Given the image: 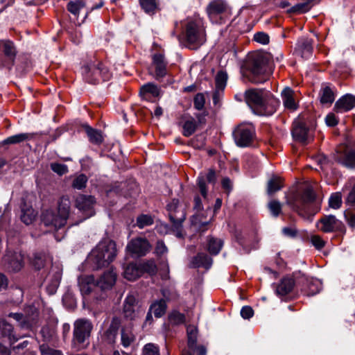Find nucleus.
<instances>
[{
  "mask_svg": "<svg viewBox=\"0 0 355 355\" xmlns=\"http://www.w3.org/2000/svg\"><path fill=\"white\" fill-rule=\"evenodd\" d=\"M136 298L132 295H128L124 301L123 313L127 319L134 320L137 317Z\"/></svg>",
  "mask_w": 355,
  "mask_h": 355,
  "instance_id": "26",
  "label": "nucleus"
},
{
  "mask_svg": "<svg viewBox=\"0 0 355 355\" xmlns=\"http://www.w3.org/2000/svg\"><path fill=\"white\" fill-rule=\"evenodd\" d=\"M342 163L348 168L355 167V153L350 151L346 153Z\"/></svg>",
  "mask_w": 355,
  "mask_h": 355,
  "instance_id": "55",
  "label": "nucleus"
},
{
  "mask_svg": "<svg viewBox=\"0 0 355 355\" xmlns=\"http://www.w3.org/2000/svg\"><path fill=\"white\" fill-rule=\"evenodd\" d=\"M254 40L257 42H259L262 44H267L269 43L268 35L263 32H259L254 34Z\"/></svg>",
  "mask_w": 355,
  "mask_h": 355,
  "instance_id": "60",
  "label": "nucleus"
},
{
  "mask_svg": "<svg viewBox=\"0 0 355 355\" xmlns=\"http://www.w3.org/2000/svg\"><path fill=\"white\" fill-rule=\"evenodd\" d=\"M133 324L129 322L123 326L121 332V342L124 347H128L135 340V336L132 331Z\"/></svg>",
  "mask_w": 355,
  "mask_h": 355,
  "instance_id": "27",
  "label": "nucleus"
},
{
  "mask_svg": "<svg viewBox=\"0 0 355 355\" xmlns=\"http://www.w3.org/2000/svg\"><path fill=\"white\" fill-rule=\"evenodd\" d=\"M245 101L252 111L260 116H271L279 105V101L270 92L261 89H250L245 92Z\"/></svg>",
  "mask_w": 355,
  "mask_h": 355,
  "instance_id": "1",
  "label": "nucleus"
},
{
  "mask_svg": "<svg viewBox=\"0 0 355 355\" xmlns=\"http://www.w3.org/2000/svg\"><path fill=\"white\" fill-rule=\"evenodd\" d=\"M24 256L20 252H11L8 251L3 259L7 263L8 268L14 272L20 270L24 266Z\"/></svg>",
  "mask_w": 355,
  "mask_h": 355,
  "instance_id": "15",
  "label": "nucleus"
},
{
  "mask_svg": "<svg viewBox=\"0 0 355 355\" xmlns=\"http://www.w3.org/2000/svg\"><path fill=\"white\" fill-rule=\"evenodd\" d=\"M42 221L46 227L53 230H58L64 227L67 223L64 216L60 214L56 215L55 211L51 209H47L43 211L42 214Z\"/></svg>",
  "mask_w": 355,
  "mask_h": 355,
  "instance_id": "12",
  "label": "nucleus"
},
{
  "mask_svg": "<svg viewBox=\"0 0 355 355\" xmlns=\"http://www.w3.org/2000/svg\"><path fill=\"white\" fill-rule=\"evenodd\" d=\"M0 338H8L11 344L18 340L13 334L12 326L3 319H0Z\"/></svg>",
  "mask_w": 355,
  "mask_h": 355,
  "instance_id": "32",
  "label": "nucleus"
},
{
  "mask_svg": "<svg viewBox=\"0 0 355 355\" xmlns=\"http://www.w3.org/2000/svg\"><path fill=\"white\" fill-rule=\"evenodd\" d=\"M33 133H20L8 137L3 141L4 144H19L26 140H31L33 138Z\"/></svg>",
  "mask_w": 355,
  "mask_h": 355,
  "instance_id": "39",
  "label": "nucleus"
},
{
  "mask_svg": "<svg viewBox=\"0 0 355 355\" xmlns=\"http://www.w3.org/2000/svg\"><path fill=\"white\" fill-rule=\"evenodd\" d=\"M318 228L325 233L343 231L345 227L335 216L328 215L321 218L317 223Z\"/></svg>",
  "mask_w": 355,
  "mask_h": 355,
  "instance_id": "11",
  "label": "nucleus"
},
{
  "mask_svg": "<svg viewBox=\"0 0 355 355\" xmlns=\"http://www.w3.org/2000/svg\"><path fill=\"white\" fill-rule=\"evenodd\" d=\"M140 270H141V275L144 273H148L153 275L157 272V266L154 261L149 260L141 263H139Z\"/></svg>",
  "mask_w": 355,
  "mask_h": 355,
  "instance_id": "46",
  "label": "nucleus"
},
{
  "mask_svg": "<svg viewBox=\"0 0 355 355\" xmlns=\"http://www.w3.org/2000/svg\"><path fill=\"white\" fill-rule=\"evenodd\" d=\"M229 9L228 4L225 0H213L207 7V12L211 19L218 15L226 12Z\"/></svg>",
  "mask_w": 355,
  "mask_h": 355,
  "instance_id": "21",
  "label": "nucleus"
},
{
  "mask_svg": "<svg viewBox=\"0 0 355 355\" xmlns=\"http://www.w3.org/2000/svg\"><path fill=\"white\" fill-rule=\"evenodd\" d=\"M62 277V270L58 266H53L47 275L45 282H46V290L50 294H54L60 285Z\"/></svg>",
  "mask_w": 355,
  "mask_h": 355,
  "instance_id": "17",
  "label": "nucleus"
},
{
  "mask_svg": "<svg viewBox=\"0 0 355 355\" xmlns=\"http://www.w3.org/2000/svg\"><path fill=\"white\" fill-rule=\"evenodd\" d=\"M116 245L109 239L101 240L89 255L87 261L93 264L95 269L107 266L116 258Z\"/></svg>",
  "mask_w": 355,
  "mask_h": 355,
  "instance_id": "3",
  "label": "nucleus"
},
{
  "mask_svg": "<svg viewBox=\"0 0 355 355\" xmlns=\"http://www.w3.org/2000/svg\"><path fill=\"white\" fill-rule=\"evenodd\" d=\"M228 75L226 71L223 70L218 71L215 77V88L224 91Z\"/></svg>",
  "mask_w": 355,
  "mask_h": 355,
  "instance_id": "42",
  "label": "nucleus"
},
{
  "mask_svg": "<svg viewBox=\"0 0 355 355\" xmlns=\"http://www.w3.org/2000/svg\"><path fill=\"white\" fill-rule=\"evenodd\" d=\"M154 220L149 214H141L137 218L136 226L139 229L150 226L153 224Z\"/></svg>",
  "mask_w": 355,
  "mask_h": 355,
  "instance_id": "48",
  "label": "nucleus"
},
{
  "mask_svg": "<svg viewBox=\"0 0 355 355\" xmlns=\"http://www.w3.org/2000/svg\"><path fill=\"white\" fill-rule=\"evenodd\" d=\"M139 94L144 100L154 102L160 96L161 90L156 85L148 83L141 87Z\"/></svg>",
  "mask_w": 355,
  "mask_h": 355,
  "instance_id": "18",
  "label": "nucleus"
},
{
  "mask_svg": "<svg viewBox=\"0 0 355 355\" xmlns=\"http://www.w3.org/2000/svg\"><path fill=\"white\" fill-rule=\"evenodd\" d=\"M168 252V249L162 241H158L156 244L155 252L159 256L162 257L166 254Z\"/></svg>",
  "mask_w": 355,
  "mask_h": 355,
  "instance_id": "61",
  "label": "nucleus"
},
{
  "mask_svg": "<svg viewBox=\"0 0 355 355\" xmlns=\"http://www.w3.org/2000/svg\"><path fill=\"white\" fill-rule=\"evenodd\" d=\"M295 280L291 277H284L276 284L275 293L279 297L289 294L293 289Z\"/></svg>",
  "mask_w": 355,
  "mask_h": 355,
  "instance_id": "23",
  "label": "nucleus"
},
{
  "mask_svg": "<svg viewBox=\"0 0 355 355\" xmlns=\"http://www.w3.org/2000/svg\"><path fill=\"white\" fill-rule=\"evenodd\" d=\"M142 9L148 14H154L157 8L156 0H139Z\"/></svg>",
  "mask_w": 355,
  "mask_h": 355,
  "instance_id": "47",
  "label": "nucleus"
},
{
  "mask_svg": "<svg viewBox=\"0 0 355 355\" xmlns=\"http://www.w3.org/2000/svg\"><path fill=\"white\" fill-rule=\"evenodd\" d=\"M212 263V259L207 254H201V267L205 268L206 270H208L211 266Z\"/></svg>",
  "mask_w": 355,
  "mask_h": 355,
  "instance_id": "64",
  "label": "nucleus"
},
{
  "mask_svg": "<svg viewBox=\"0 0 355 355\" xmlns=\"http://www.w3.org/2000/svg\"><path fill=\"white\" fill-rule=\"evenodd\" d=\"M185 318L184 315L178 312V311H173L169 315V321L173 324H180L184 322Z\"/></svg>",
  "mask_w": 355,
  "mask_h": 355,
  "instance_id": "54",
  "label": "nucleus"
},
{
  "mask_svg": "<svg viewBox=\"0 0 355 355\" xmlns=\"http://www.w3.org/2000/svg\"><path fill=\"white\" fill-rule=\"evenodd\" d=\"M150 249V245L146 239L138 237L132 239L127 245L126 250L132 256L142 257Z\"/></svg>",
  "mask_w": 355,
  "mask_h": 355,
  "instance_id": "10",
  "label": "nucleus"
},
{
  "mask_svg": "<svg viewBox=\"0 0 355 355\" xmlns=\"http://www.w3.org/2000/svg\"><path fill=\"white\" fill-rule=\"evenodd\" d=\"M355 107V96L346 94L340 98L335 104V109L338 112H347Z\"/></svg>",
  "mask_w": 355,
  "mask_h": 355,
  "instance_id": "28",
  "label": "nucleus"
},
{
  "mask_svg": "<svg viewBox=\"0 0 355 355\" xmlns=\"http://www.w3.org/2000/svg\"><path fill=\"white\" fill-rule=\"evenodd\" d=\"M320 0H301V2L292 6L287 10L288 13L302 14L307 12L315 3Z\"/></svg>",
  "mask_w": 355,
  "mask_h": 355,
  "instance_id": "29",
  "label": "nucleus"
},
{
  "mask_svg": "<svg viewBox=\"0 0 355 355\" xmlns=\"http://www.w3.org/2000/svg\"><path fill=\"white\" fill-rule=\"evenodd\" d=\"M167 211L176 236L182 237V226L186 217L184 206L180 202L178 199H173L167 205Z\"/></svg>",
  "mask_w": 355,
  "mask_h": 355,
  "instance_id": "6",
  "label": "nucleus"
},
{
  "mask_svg": "<svg viewBox=\"0 0 355 355\" xmlns=\"http://www.w3.org/2000/svg\"><path fill=\"white\" fill-rule=\"evenodd\" d=\"M84 79L89 83L97 84L101 80L106 81L110 78L107 68L101 62L91 63L82 68Z\"/></svg>",
  "mask_w": 355,
  "mask_h": 355,
  "instance_id": "7",
  "label": "nucleus"
},
{
  "mask_svg": "<svg viewBox=\"0 0 355 355\" xmlns=\"http://www.w3.org/2000/svg\"><path fill=\"white\" fill-rule=\"evenodd\" d=\"M283 187L282 180L280 178L274 176L271 178L267 184V193L272 196Z\"/></svg>",
  "mask_w": 355,
  "mask_h": 355,
  "instance_id": "41",
  "label": "nucleus"
},
{
  "mask_svg": "<svg viewBox=\"0 0 355 355\" xmlns=\"http://www.w3.org/2000/svg\"><path fill=\"white\" fill-rule=\"evenodd\" d=\"M286 198V204L302 217L313 215L319 210V207L315 205V193L310 186L301 192H291Z\"/></svg>",
  "mask_w": 355,
  "mask_h": 355,
  "instance_id": "2",
  "label": "nucleus"
},
{
  "mask_svg": "<svg viewBox=\"0 0 355 355\" xmlns=\"http://www.w3.org/2000/svg\"><path fill=\"white\" fill-rule=\"evenodd\" d=\"M143 355H159V347L153 343H148L144 345L142 350Z\"/></svg>",
  "mask_w": 355,
  "mask_h": 355,
  "instance_id": "53",
  "label": "nucleus"
},
{
  "mask_svg": "<svg viewBox=\"0 0 355 355\" xmlns=\"http://www.w3.org/2000/svg\"><path fill=\"white\" fill-rule=\"evenodd\" d=\"M268 208L274 217H277L282 213V205L277 200H271L268 204Z\"/></svg>",
  "mask_w": 355,
  "mask_h": 355,
  "instance_id": "49",
  "label": "nucleus"
},
{
  "mask_svg": "<svg viewBox=\"0 0 355 355\" xmlns=\"http://www.w3.org/2000/svg\"><path fill=\"white\" fill-rule=\"evenodd\" d=\"M197 211H198L197 210ZM191 228L193 232H198L200 231V215L196 212L190 219Z\"/></svg>",
  "mask_w": 355,
  "mask_h": 355,
  "instance_id": "58",
  "label": "nucleus"
},
{
  "mask_svg": "<svg viewBox=\"0 0 355 355\" xmlns=\"http://www.w3.org/2000/svg\"><path fill=\"white\" fill-rule=\"evenodd\" d=\"M254 315V311L250 306H244L241 310V315L244 319H250Z\"/></svg>",
  "mask_w": 355,
  "mask_h": 355,
  "instance_id": "63",
  "label": "nucleus"
},
{
  "mask_svg": "<svg viewBox=\"0 0 355 355\" xmlns=\"http://www.w3.org/2000/svg\"><path fill=\"white\" fill-rule=\"evenodd\" d=\"M153 63L155 69V78L159 80L166 74V63L162 54L157 53L153 57Z\"/></svg>",
  "mask_w": 355,
  "mask_h": 355,
  "instance_id": "25",
  "label": "nucleus"
},
{
  "mask_svg": "<svg viewBox=\"0 0 355 355\" xmlns=\"http://www.w3.org/2000/svg\"><path fill=\"white\" fill-rule=\"evenodd\" d=\"M116 279V274L113 270L105 272L99 278L97 286L101 290L110 289L115 284Z\"/></svg>",
  "mask_w": 355,
  "mask_h": 355,
  "instance_id": "24",
  "label": "nucleus"
},
{
  "mask_svg": "<svg viewBox=\"0 0 355 355\" xmlns=\"http://www.w3.org/2000/svg\"><path fill=\"white\" fill-rule=\"evenodd\" d=\"M292 135L295 140L306 144L309 137V129L300 121H295L293 125Z\"/></svg>",
  "mask_w": 355,
  "mask_h": 355,
  "instance_id": "19",
  "label": "nucleus"
},
{
  "mask_svg": "<svg viewBox=\"0 0 355 355\" xmlns=\"http://www.w3.org/2000/svg\"><path fill=\"white\" fill-rule=\"evenodd\" d=\"M95 198L92 196L79 195L75 201L76 207L83 215V219L85 220L95 214L94 205Z\"/></svg>",
  "mask_w": 355,
  "mask_h": 355,
  "instance_id": "9",
  "label": "nucleus"
},
{
  "mask_svg": "<svg viewBox=\"0 0 355 355\" xmlns=\"http://www.w3.org/2000/svg\"><path fill=\"white\" fill-rule=\"evenodd\" d=\"M87 182V176L84 174H80L74 178L72 183V187L76 189L80 190L86 187Z\"/></svg>",
  "mask_w": 355,
  "mask_h": 355,
  "instance_id": "51",
  "label": "nucleus"
},
{
  "mask_svg": "<svg viewBox=\"0 0 355 355\" xmlns=\"http://www.w3.org/2000/svg\"><path fill=\"white\" fill-rule=\"evenodd\" d=\"M185 37L189 49H197L199 43V28L196 21H189L186 25Z\"/></svg>",
  "mask_w": 355,
  "mask_h": 355,
  "instance_id": "13",
  "label": "nucleus"
},
{
  "mask_svg": "<svg viewBox=\"0 0 355 355\" xmlns=\"http://www.w3.org/2000/svg\"><path fill=\"white\" fill-rule=\"evenodd\" d=\"M92 329L93 324L89 320L80 318L74 322L71 346L76 351L87 347Z\"/></svg>",
  "mask_w": 355,
  "mask_h": 355,
  "instance_id": "5",
  "label": "nucleus"
},
{
  "mask_svg": "<svg viewBox=\"0 0 355 355\" xmlns=\"http://www.w3.org/2000/svg\"><path fill=\"white\" fill-rule=\"evenodd\" d=\"M311 241V243L318 250L322 249L325 245V241L318 235L312 236Z\"/></svg>",
  "mask_w": 355,
  "mask_h": 355,
  "instance_id": "62",
  "label": "nucleus"
},
{
  "mask_svg": "<svg viewBox=\"0 0 355 355\" xmlns=\"http://www.w3.org/2000/svg\"><path fill=\"white\" fill-rule=\"evenodd\" d=\"M188 338V350L193 351L196 349L200 350V347L197 345V340L198 337V329L196 326L189 325L187 328Z\"/></svg>",
  "mask_w": 355,
  "mask_h": 355,
  "instance_id": "33",
  "label": "nucleus"
},
{
  "mask_svg": "<svg viewBox=\"0 0 355 355\" xmlns=\"http://www.w3.org/2000/svg\"><path fill=\"white\" fill-rule=\"evenodd\" d=\"M295 92L290 87H286L282 92V98L284 107L291 110H295L297 104L295 99Z\"/></svg>",
  "mask_w": 355,
  "mask_h": 355,
  "instance_id": "30",
  "label": "nucleus"
},
{
  "mask_svg": "<svg viewBox=\"0 0 355 355\" xmlns=\"http://www.w3.org/2000/svg\"><path fill=\"white\" fill-rule=\"evenodd\" d=\"M37 212L31 206H26L24 203L21 205V220L26 225H29L35 219Z\"/></svg>",
  "mask_w": 355,
  "mask_h": 355,
  "instance_id": "37",
  "label": "nucleus"
},
{
  "mask_svg": "<svg viewBox=\"0 0 355 355\" xmlns=\"http://www.w3.org/2000/svg\"><path fill=\"white\" fill-rule=\"evenodd\" d=\"M320 101L322 104L331 105L335 100V94L333 89L327 85H322L320 91Z\"/></svg>",
  "mask_w": 355,
  "mask_h": 355,
  "instance_id": "36",
  "label": "nucleus"
},
{
  "mask_svg": "<svg viewBox=\"0 0 355 355\" xmlns=\"http://www.w3.org/2000/svg\"><path fill=\"white\" fill-rule=\"evenodd\" d=\"M42 355H63L61 351L49 347L47 345L40 346Z\"/></svg>",
  "mask_w": 355,
  "mask_h": 355,
  "instance_id": "56",
  "label": "nucleus"
},
{
  "mask_svg": "<svg viewBox=\"0 0 355 355\" xmlns=\"http://www.w3.org/2000/svg\"><path fill=\"white\" fill-rule=\"evenodd\" d=\"M85 130L91 142L96 144H100L102 143L103 137L101 131L93 129L88 125L85 127Z\"/></svg>",
  "mask_w": 355,
  "mask_h": 355,
  "instance_id": "43",
  "label": "nucleus"
},
{
  "mask_svg": "<svg viewBox=\"0 0 355 355\" xmlns=\"http://www.w3.org/2000/svg\"><path fill=\"white\" fill-rule=\"evenodd\" d=\"M85 6L82 0L71 1L67 4V10L74 16H78L80 11L84 8Z\"/></svg>",
  "mask_w": 355,
  "mask_h": 355,
  "instance_id": "45",
  "label": "nucleus"
},
{
  "mask_svg": "<svg viewBox=\"0 0 355 355\" xmlns=\"http://www.w3.org/2000/svg\"><path fill=\"white\" fill-rule=\"evenodd\" d=\"M222 205V200L220 198H217L215 202L214 209H211L210 208H208L207 210V216L209 217L208 221L202 222L201 220V232L203 230L202 228L204 226L207 225L209 222L213 219L214 217L216 211L220 209Z\"/></svg>",
  "mask_w": 355,
  "mask_h": 355,
  "instance_id": "44",
  "label": "nucleus"
},
{
  "mask_svg": "<svg viewBox=\"0 0 355 355\" xmlns=\"http://www.w3.org/2000/svg\"><path fill=\"white\" fill-rule=\"evenodd\" d=\"M235 144L241 148L251 146L255 139V130L250 123H241L233 131Z\"/></svg>",
  "mask_w": 355,
  "mask_h": 355,
  "instance_id": "8",
  "label": "nucleus"
},
{
  "mask_svg": "<svg viewBox=\"0 0 355 355\" xmlns=\"http://www.w3.org/2000/svg\"><path fill=\"white\" fill-rule=\"evenodd\" d=\"M32 315H24L22 313H10L8 316L14 318L19 322V325L22 329H28L32 328L37 322V313L35 308L31 309Z\"/></svg>",
  "mask_w": 355,
  "mask_h": 355,
  "instance_id": "16",
  "label": "nucleus"
},
{
  "mask_svg": "<svg viewBox=\"0 0 355 355\" xmlns=\"http://www.w3.org/2000/svg\"><path fill=\"white\" fill-rule=\"evenodd\" d=\"M183 135L186 137L191 135L196 128V125L193 119H190L184 123L183 125Z\"/></svg>",
  "mask_w": 355,
  "mask_h": 355,
  "instance_id": "50",
  "label": "nucleus"
},
{
  "mask_svg": "<svg viewBox=\"0 0 355 355\" xmlns=\"http://www.w3.org/2000/svg\"><path fill=\"white\" fill-rule=\"evenodd\" d=\"M71 202L67 196L60 198L58 202V214L62 216H64V219L67 220L70 211Z\"/></svg>",
  "mask_w": 355,
  "mask_h": 355,
  "instance_id": "40",
  "label": "nucleus"
},
{
  "mask_svg": "<svg viewBox=\"0 0 355 355\" xmlns=\"http://www.w3.org/2000/svg\"><path fill=\"white\" fill-rule=\"evenodd\" d=\"M166 303L164 300H156L150 306L149 310L156 318H161L166 313Z\"/></svg>",
  "mask_w": 355,
  "mask_h": 355,
  "instance_id": "38",
  "label": "nucleus"
},
{
  "mask_svg": "<svg viewBox=\"0 0 355 355\" xmlns=\"http://www.w3.org/2000/svg\"><path fill=\"white\" fill-rule=\"evenodd\" d=\"M296 50L302 58H309L311 55L313 51L312 40L309 38H301L297 42Z\"/></svg>",
  "mask_w": 355,
  "mask_h": 355,
  "instance_id": "31",
  "label": "nucleus"
},
{
  "mask_svg": "<svg viewBox=\"0 0 355 355\" xmlns=\"http://www.w3.org/2000/svg\"><path fill=\"white\" fill-rule=\"evenodd\" d=\"M121 325V322L120 318L117 317L112 318L108 329L104 334V338L107 343H115Z\"/></svg>",
  "mask_w": 355,
  "mask_h": 355,
  "instance_id": "22",
  "label": "nucleus"
},
{
  "mask_svg": "<svg viewBox=\"0 0 355 355\" xmlns=\"http://www.w3.org/2000/svg\"><path fill=\"white\" fill-rule=\"evenodd\" d=\"M270 55L267 53L255 52L250 55L246 62V69L251 73L250 80L254 83H260L266 80L263 76L267 70Z\"/></svg>",
  "mask_w": 355,
  "mask_h": 355,
  "instance_id": "4",
  "label": "nucleus"
},
{
  "mask_svg": "<svg viewBox=\"0 0 355 355\" xmlns=\"http://www.w3.org/2000/svg\"><path fill=\"white\" fill-rule=\"evenodd\" d=\"M141 276V270L137 263H130L123 271V277L129 281H135Z\"/></svg>",
  "mask_w": 355,
  "mask_h": 355,
  "instance_id": "35",
  "label": "nucleus"
},
{
  "mask_svg": "<svg viewBox=\"0 0 355 355\" xmlns=\"http://www.w3.org/2000/svg\"><path fill=\"white\" fill-rule=\"evenodd\" d=\"M51 169L60 175L67 173L68 168L65 164L53 163L51 164Z\"/></svg>",
  "mask_w": 355,
  "mask_h": 355,
  "instance_id": "59",
  "label": "nucleus"
},
{
  "mask_svg": "<svg viewBox=\"0 0 355 355\" xmlns=\"http://www.w3.org/2000/svg\"><path fill=\"white\" fill-rule=\"evenodd\" d=\"M0 49L5 56V60L2 63V66L10 69L14 64L17 53L15 45L11 41H3L0 44Z\"/></svg>",
  "mask_w": 355,
  "mask_h": 355,
  "instance_id": "14",
  "label": "nucleus"
},
{
  "mask_svg": "<svg viewBox=\"0 0 355 355\" xmlns=\"http://www.w3.org/2000/svg\"><path fill=\"white\" fill-rule=\"evenodd\" d=\"M223 245V241L218 238L209 236L207 239L205 248L212 255L218 254Z\"/></svg>",
  "mask_w": 355,
  "mask_h": 355,
  "instance_id": "34",
  "label": "nucleus"
},
{
  "mask_svg": "<svg viewBox=\"0 0 355 355\" xmlns=\"http://www.w3.org/2000/svg\"><path fill=\"white\" fill-rule=\"evenodd\" d=\"M342 204V198L340 193H333L329 200V207L333 209H338Z\"/></svg>",
  "mask_w": 355,
  "mask_h": 355,
  "instance_id": "52",
  "label": "nucleus"
},
{
  "mask_svg": "<svg viewBox=\"0 0 355 355\" xmlns=\"http://www.w3.org/2000/svg\"><path fill=\"white\" fill-rule=\"evenodd\" d=\"M78 286L84 297L91 294L94 289L98 286L93 275L80 276L78 277Z\"/></svg>",
  "mask_w": 355,
  "mask_h": 355,
  "instance_id": "20",
  "label": "nucleus"
},
{
  "mask_svg": "<svg viewBox=\"0 0 355 355\" xmlns=\"http://www.w3.org/2000/svg\"><path fill=\"white\" fill-rule=\"evenodd\" d=\"M206 96H208V93H206L205 94H201V100H200V102H201V125L203 123L202 116H208V118L209 119H211V116H212V112H213L212 111L209 112V111H206L204 109V105L205 103Z\"/></svg>",
  "mask_w": 355,
  "mask_h": 355,
  "instance_id": "57",
  "label": "nucleus"
}]
</instances>
